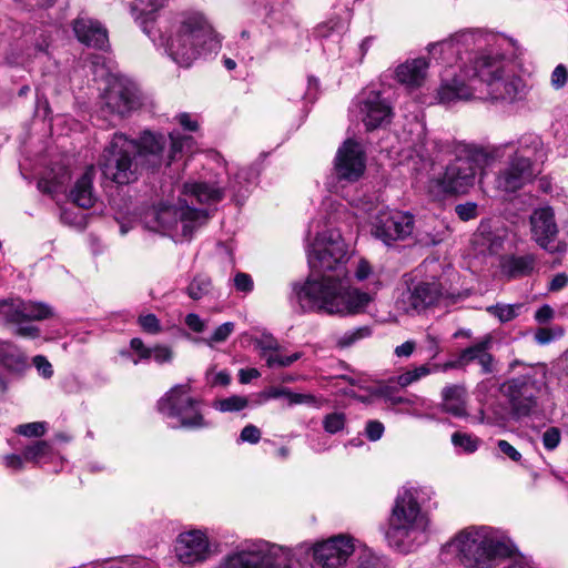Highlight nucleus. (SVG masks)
<instances>
[{"instance_id": "obj_1", "label": "nucleus", "mask_w": 568, "mask_h": 568, "mask_svg": "<svg viewBox=\"0 0 568 568\" xmlns=\"http://www.w3.org/2000/svg\"><path fill=\"white\" fill-rule=\"evenodd\" d=\"M475 51L470 65L460 68L452 78L444 77L437 90L439 103L450 104L471 99L514 102L524 89L523 80L515 73L508 55L514 54V41L499 33L469 30L429 45V52L443 54L447 62L462 50Z\"/></svg>"}, {"instance_id": "obj_2", "label": "nucleus", "mask_w": 568, "mask_h": 568, "mask_svg": "<svg viewBox=\"0 0 568 568\" xmlns=\"http://www.w3.org/2000/svg\"><path fill=\"white\" fill-rule=\"evenodd\" d=\"M307 260L311 274L303 283L292 285V298L303 312L353 316L366 311L373 296L348 284L347 247L339 231L317 233Z\"/></svg>"}, {"instance_id": "obj_3", "label": "nucleus", "mask_w": 568, "mask_h": 568, "mask_svg": "<svg viewBox=\"0 0 568 568\" xmlns=\"http://www.w3.org/2000/svg\"><path fill=\"white\" fill-rule=\"evenodd\" d=\"M227 174L226 186L217 185L215 182L185 183L184 197L179 199L175 205H162L152 210L145 217L146 226L172 237L190 239L194 231L209 220L206 209L191 206L194 201L201 204H216L229 192L235 202L241 203L256 182L260 172L255 166H248L232 173L227 171Z\"/></svg>"}, {"instance_id": "obj_4", "label": "nucleus", "mask_w": 568, "mask_h": 568, "mask_svg": "<svg viewBox=\"0 0 568 568\" xmlns=\"http://www.w3.org/2000/svg\"><path fill=\"white\" fill-rule=\"evenodd\" d=\"M505 146H480L463 142H432V153L416 151L434 171L432 183L443 193H466L475 183L478 168L503 156Z\"/></svg>"}, {"instance_id": "obj_5", "label": "nucleus", "mask_w": 568, "mask_h": 568, "mask_svg": "<svg viewBox=\"0 0 568 568\" xmlns=\"http://www.w3.org/2000/svg\"><path fill=\"white\" fill-rule=\"evenodd\" d=\"M165 143L162 134L150 131H144L139 141L114 133L101 155V172L116 184L132 183L138 180L141 169H158L163 164Z\"/></svg>"}, {"instance_id": "obj_6", "label": "nucleus", "mask_w": 568, "mask_h": 568, "mask_svg": "<svg viewBox=\"0 0 568 568\" xmlns=\"http://www.w3.org/2000/svg\"><path fill=\"white\" fill-rule=\"evenodd\" d=\"M459 568H497L510 557L515 545L501 530L491 526H469L447 544Z\"/></svg>"}, {"instance_id": "obj_7", "label": "nucleus", "mask_w": 568, "mask_h": 568, "mask_svg": "<svg viewBox=\"0 0 568 568\" xmlns=\"http://www.w3.org/2000/svg\"><path fill=\"white\" fill-rule=\"evenodd\" d=\"M219 568H314L308 550L265 539H246L224 556Z\"/></svg>"}, {"instance_id": "obj_8", "label": "nucleus", "mask_w": 568, "mask_h": 568, "mask_svg": "<svg viewBox=\"0 0 568 568\" xmlns=\"http://www.w3.org/2000/svg\"><path fill=\"white\" fill-rule=\"evenodd\" d=\"M221 45L219 34L200 16L182 19L165 40L166 53L182 68L191 67L200 57L216 53Z\"/></svg>"}, {"instance_id": "obj_9", "label": "nucleus", "mask_w": 568, "mask_h": 568, "mask_svg": "<svg viewBox=\"0 0 568 568\" xmlns=\"http://www.w3.org/2000/svg\"><path fill=\"white\" fill-rule=\"evenodd\" d=\"M497 146H505L503 158H507L505 166L498 172L496 186L504 192H516L535 176V165L542 163L547 151L541 138L535 133H525L517 141Z\"/></svg>"}, {"instance_id": "obj_10", "label": "nucleus", "mask_w": 568, "mask_h": 568, "mask_svg": "<svg viewBox=\"0 0 568 568\" xmlns=\"http://www.w3.org/2000/svg\"><path fill=\"white\" fill-rule=\"evenodd\" d=\"M428 517L420 511L413 488H404L396 497L386 538L389 546L409 552L427 539Z\"/></svg>"}, {"instance_id": "obj_11", "label": "nucleus", "mask_w": 568, "mask_h": 568, "mask_svg": "<svg viewBox=\"0 0 568 568\" xmlns=\"http://www.w3.org/2000/svg\"><path fill=\"white\" fill-rule=\"evenodd\" d=\"M159 413L168 419L171 428L200 429L209 427L205 420L201 400L190 395V386L179 384L173 386L158 400Z\"/></svg>"}, {"instance_id": "obj_12", "label": "nucleus", "mask_w": 568, "mask_h": 568, "mask_svg": "<svg viewBox=\"0 0 568 568\" xmlns=\"http://www.w3.org/2000/svg\"><path fill=\"white\" fill-rule=\"evenodd\" d=\"M500 393L507 399L509 418L521 420L539 410L540 384L531 374L509 378L500 385Z\"/></svg>"}, {"instance_id": "obj_13", "label": "nucleus", "mask_w": 568, "mask_h": 568, "mask_svg": "<svg viewBox=\"0 0 568 568\" xmlns=\"http://www.w3.org/2000/svg\"><path fill=\"white\" fill-rule=\"evenodd\" d=\"M100 112L104 116L123 119L138 110L141 94L138 87L123 77L112 75L100 98Z\"/></svg>"}, {"instance_id": "obj_14", "label": "nucleus", "mask_w": 568, "mask_h": 568, "mask_svg": "<svg viewBox=\"0 0 568 568\" xmlns=\"http://www.w3.org/2000/svg\"><path fill=\"white\" fill-rule=\"evenodd\" d=\"M456 292L447 286L440 277L412 280L407 285L405 302L413 311L419 313L442 303L455 302Z\"/></svg>"}, {"instance_id": "obj_15", "label": "nucleus", "mask_w": 568, "mask_h": 568, "mask_svg": "<svg viewBox=\"0 0 568 568\" xmlns=\"http://www.w3.org/2000/svg\"><path fill=\"white\" fill-rule=\"evenodd\" d=\"M415 229L414 216L408 212L383 209L374 216L372 235L386 245L405 240Z\"/></svg>"}, {"instance_id": "obj_16", "label": "nucleus", "mask_w": 568, "mask_h": 568, "mask_svg": "<svg viewBox=\"0 0 568 568\" xmlns=\"http://www.w3.org/2000/svg\"><path fill=\"white\" fill-rule=\"evenodd\" d=\"M174 548L179 561L189 566L205 561L212 552L206 534L197 529L181 532Z\"/></svg>"}, {"instance_id": "obj_17", "label": "nucleus", "mask_w": 568, "mask_h": 568, "mask_svg": "<svg viewBox=\"0 0 568 568\" xmlns=\"http://www.w3.org/2000/svg\"><path fill=\"white\" fill-rule=\"evenodd\" d=\"M365 153L359 143L347 140L335 158V174L339 181L356 182L365 171Z\"/></svg>"}, {"instance_id": "obj_18", "label": "nucleus", "mask_w": 568, "mask_h": 568, "mask_svg": "<svg viewBox=\"0 0 568 568\" xmlns=\"http://www.w3.org/2000/svg\"><path fill=\"white\" fill-rule=\"evenodd\" d=\"M0 315L8 323L21 324L27 321H42L53 316L50 305L20 298L0 300Z\"/></svg>"}, {"instance_id": "obj_19", "label": "nucleus", "mask_w": 568, "mask_h": 568, "mask_svg": "<svg viewBox=\"0 0 568 568\" xmlns=\"http://www.w3.org/2000/svg\"><path fill=\"white\" fill-rule=\"evenodd\" d=\"M354 549L353 538L338 535L317 544L314 547L313 557L325 568H339L346 564Z\"/></svg>"}, {"instance_id": "obj_20", "label": "nucleus", "mask_w": 568, "mask_h": 568, "mask_svg": "<svg viewBox=\"0 0 568 568\" xmlns=\"http://www.w3.org/2000/svg\"><path fill=\"white\" fill-rule=\"evenodd\" d=\"M358 115L367 130H375L390 122L392 108L378 91L364 92L358 98Z\"/></svg>"}, {"instance_id": "obj_21", "label": "nucleus", "mask_w": 568, "mask_h": 568, "mask_svg": "<svg viewBox=\"0 0 568 568\" xmlns=\"http://www.w3.org/2000/svg\"><path fill=\"white\" fill-rule=\"evenodd\" d=\"M530 231L532 240L540 247L551 253L559 251V245H552L558 234V226L551 207H539L532 212L530 215Z\"/></svg>"}, {"instance_id": "obj_22", "label": "nucleus", "mask_w": 568, "mask_h": 568, "mask_svg": "<svg viewBox=\"0 0 568 568\" xmlns=\"http://www.w3.org/2000/svg\"><path fill=\"white\" fill-rule=\"evenodd\" d=\"M72 27L77 39L87 47L104 49L108 45L106 29L98 20L81 14Z\"/></svg>"}, {"instance_id": "obj_23", "label": "nucleus", "mask_w": 568, "mask_h": 568, "mask_svg": "<svg viewBox=\"0 0 568 568\" xmlns=\"http://www.w3.org/2000/svg\"><path fill=\"white\" fill-rule=\"evenodd\" d=\"M131 349L136 355L132 359L133 364L136 365L140 362H146L153 359L155 363L163 365L171 363L174 357L173 349L163 344H155L152 347L146 346L143 341L139 337H134L130 342Z\"/></svg>"}, {"instance_id": "obj_24", "label": "nucleus", "mask_w": 568, "mask_h": 568, "mask_svg": "<svg viewBox=\"0 0 568 568\" xmlns=\"http://www.w3.org/2000/svg\"><path fill=\"white\" fill-rule=\"evenodd\" d=\"M491 345V337L487 336L480 342L465 348L458 356L459 365H468L477 362L481 367L483 374H490L494 372V357L488 352Z\"/></svg>"}, {"instance_id": "obj_25", "label": "nucleus", "mask_w": 568, "mask_h": 568, "mask_svg": "<svg viewBox=\"0 0 568 568\" xmlns=\"http://www.w3.org/2000/svg\"><path fill=\"white\" fill-rule=\"evenodd\" d=\"M428 61L425 58L407 60L395 70L397 81L407 88H418L426 78Z\"/></svg>"}, {"instance_id": "obj_26", "label": "nucleus", "mask_w": 568, "mask_h": 568, "mask_svg": "<svg viewBox=\"0 0 568 568\" xmlns=\"http://www.w3.org/2000/svg\"><path fill=\"white\" fill-rule=\"evenodd\" d=\"M536 268L534 254L505 255L500 260V271L509 280L529 276Z\"/></svg>"}, {"instance_id": "obj_27", "label": "nucleus", "mask_w": 568, "mask_h": 568, "mask_svg": "<svg viewBox=\"0 0 568 568\" xmlns=\"http://www.w3.org/2000/svg\"><path fill=\"white\" fill-rule=\"evenodd\" d=\"M95 176L94 168L88 166L82 175L77 180L70 192V197L74 204L82 209L93 206L97 196L93 190V180Z\"/></svg>"}, {"instance_id": "obj_28", "label": "nucleus", "mask_w": 568, "mask_h": 568, "mask_svg": "<svg viewBox=\"0 0 568 568\" xmlns=\"http://www.w3.org/2000/svg\"><path fill=\"white\" fill-rule=\"evenodd\" d=\"M0 365L18 378L22 377L29 367L24 353L10 342L0 343Z\"/></svg>"}, {"instance_id": "obj_29", "label": "nucleus", "mask_w": 568, "mask_h": 568, "mask_svg": "<svg viewBox=\"0 0 568 568\" xmlns=\"http://www.w3.org/2000/svg\"><path fill=\"white\" fill-rule=\"evenodd\" d=\"M24 42L27 47L23 52V63L41 55H48L49 48L52 42V36L50 30L47 28H37L33 30L32 34H26Z\"/></svg>"}, {"instance_id": "obj_30", "label": "nucleus", "mask_w": 568, "mask_h": 568, "mask_svg": "<svg viewBox=\"0 0 568 568\" xmlns=\"http://www.w3.org/2000/svg\"><path fill=\"white\" fill-rule=\"evenodd\" d=\"M466 389L463 385H447L442 390L443 409L456 417L466 416Z\"/></svg>"}, {"instance_id": "obj_31", "label": "nucleus", "mask_w": 568, "mask_h": 568, "mask_svg": "<svg viewBox=\"0 0 568 568\" xmlns=\"http://www.w3.org/2000/svg\"><path fill=\"white\" fill-rule=\"evenodd\" d=\"M165 1L166 0H135L132 3V14L145 34H151L149 23L155 21V13L164 6Z\"/></svg>"}, {"instance_id": "obj_32", "label": "nucleus", "mask_w": 568, "mask_h": 568, "mask_svg": "<svg viewBox=\"0 0 568 568\" xmlns=\"http://www.w3.org/2000/svg\"><path fill=\"white\" fill-rule=\"evenodd\" d=\"M260 403L267 402L270 399L285 398L288 406L307 404H316V397L312 394L294 393L287 387L272 386L260 393Z\"/></svg>"}, {"instance_id": "obj_33", "label": "nucleus", "mask_w": 568, "mask_h": 568, "mask_svg": "<svg viewBox=\"0 0 568 568\" xmlns=\"http://www.w3.org/2000/svg\"><path fill=\"white\" fill-rule=\"evenodd\" d=\"M169 138L171 146L166 155L168 164L174 161L179 154L191 151L193 144L192 136L183 134L179 131L171 132Z\"/></svg>"}, {"instance_id": "obj_34", "label": "nucleus", "mask_w": 568, "mask_h": 568, "mask_svg": "<svg viewBox=\"0 0 568 568\" xmlns=\"http://www.w3.org/2000/svg\"><path fill=\"white\" fill-rule=\"evenodd\" d=\"M524 305L521 303L517 304H500L497 303L495 305L488 306L487 312L493 316L497 317L500 323H507L516 318Z\"/></svg>"}, {"instance_id": "obj_35", "label": "nucleus", "mask_w": 568, "mask_h": 568, "mask_svg": "<svg viewBox=\"0 0 568 568\" xmlns=\"http://www.w3.org/2000/svg\"><path fill=\"white\" fill-rule=\"evenodd\" d=\"M433 373V368L428 364H423L414 367L413 369H407L406 372L399 374L396 377V384L404 388L407 387L422 378L428 376Z\"/></svg>"}, {"instance_id": "obj_36", "label": "nucleus", "mask_w": 568, "mask_h": 568, "mask_svg": "<svg viewBox=\"0 0 568 568\" xmlns=\"http://www.w3.org/2000/svg\"><path fill=\"white\" fill-rule=\"evenodd\" d=\"M371 335L372 329L369 326L356 327L336 336V346L339 348H347L353 346L358 341L369 337Z\"/></svg>"}, {"instance_id": "obj_37", "label": "nucleus", "mask_w": 568, "mask_h": 568, "mask_svg": "<svg viewBox=\"0 0 568 568\" xmlns=\"http://www.w3.org/2000/svg\"><path fill=\"white\" fill-rule=\"evenodd\" d=\"M212 290V281L205 274L194 276L189 286L186 287L187 295L194 300H201L207 295Z\"/></svg>"}, {"instance_id": "obj_38", "label": "nucleus", "mask_w": 568, "mask_h": 568, "mask_svg": "<svg viewBox=\"0 0 568 568\" xmlns=\"http://www.w3.org/2000/svg\"><path fill=\"white\" fill-rule=\"evenodd\" d=\"M248 400L244 396L232 395L227 398L216 399L213 402L212 407L221 413H233L244 409Z\"/></svg>"}, {"instance_id": "obj_39", "label": "nucleus", "mask_w": 568, "mask_h": 568, "mask_svg": "<svg viewBox=\"0 0 568 568\" xmlns=\"http://www.w3.org/2000/svg\"><path fill=\"white\" fill-rule=\"evenodd\" d=\"M345 31V23L341 19H331L316 28V34L320 38H333L338 40Z\"/></svg>"}, {"instance_id": "obj_40", "label": "nucleus", "mask_w": 568, "mask_h": 568, "mask_svg": "<svg viewBox=\"0 0 568 568\" xmlns=\"http://www.w3.org/2000/svg\"><path fill=\"white\" fill-rule=\"evenodd\" d=\"M303 356V353L301 352H295L288 356H284L282 354L278 353V351L276 353H268V354H263V357L265 358V362H266V365L270 367V368H275V367H288L291 366L294 362L298 361L300 358H302Z\"/></svg>"}, {"instance_id": "obj_41", "label": "nucleus", "mask_w": 568, "mask_h": 568, "mask_svg": "<svg viewBox=\"0 0 568 568\" xmlns=\"http://www.w3.org/2000/svg\"><path fill=\"white\" fill-rule=\"evenodd\" d=\"M322 425L328 434L342 432L346 425V415L343 412H332L324 416Z\"/></svg>"}, {"instance_id": "obj_42", "label": "nucleus", "mask_w": 568, "mask_h": 568, "mask_svg": "<svg viewBox=\"0 0 568 568\" xmlns=\"http://www.w3.org/2000/svg\"><path fill=\"white\" fill-rule=\"evenodd\" d=\"M51 453V445L45 440H38L23 450V458L28 462H38Z\"/></svg>"}, {"instance_id": "obj_43", "label": "nucleus", "mask_w": 568, "mask_h": 568, "mask_svg": "<svg viewBox=\"0 0 568 568\" xmlns=\"http://www.w3.org/2000/svg\"><path fill=\"white\" fill-rule=\"evenodd\" d=\"M452 443L466 453H474L478 448L479 439L473 435L456 432L452 435Z\"/></svg>"}, {"instance_id": "obj_44", "label": "nucleus", "mask_w": 568, "mask_h": 568, "mask_svg": "<svg viewBox=\"0 0 568 568\" xmlns=\"http://www.w3.org/2000/svg\"><path fill=\"white\" fill-rule=\"evenodd\" d=\"M234 326L235 325L233 322H225L221 324L219 327L215 328V331L209 338L203 339L204 343L207 346L213 347L214 344L225 342L233 333Z\"/></svg>"}, {"instance_id": "obj_45", "label": "nucleus", "mask_w": 568, "mask_h": 568, "mask_svg": "<svg viewBox=\"0 0 568 568\" xmlns=\"http://www.w3.org/2000/svg\"><path fill=\"white\" fill-rule=\"evenodd\" d=\"M138 324L142 328L143 332L156 335L162 332V325L160 320L154 314H141L138 317Z\"/></svg>"}, {"instance_id": "obj_46", "label": "nucleus", "mask_w": 568, "mask_h": 568, "mask_svg": "<svg viewBox=\"0 0 568 568\" xmlns=\"http://www.w3.org/2000/svg\"><path fill=\"white\" fill-rule=\"evenodd\" d=\"M47 424L44 422H33L19 425L16 432L26 437H40L45 433Z\"/></svg>"}, {"instance_id": "obj_47", "label": "nucleus", "mask_w": 568, "mask_h": 568, "mask_svg": "<svg viewBox=\"0 0 568 568\" xmlns=\"http://www.w3.org/2000/svg\"><path fill=\"white\" fill-rule=\"evenodd\" d=\"M377 394L392 405L410 404L408 398L399 396L395 387L389 385L381 386Z\"/></svg>"}, {"instance_id": "obj_48", "label": "nucleus", "mask_w": 568, "mask_h": 568, "mask_svg": "<svg viewBox=\"0 0 568 568\" xmlns=\"http://www.w3.org/2000/svg\"><path fill=\"white\" fill-rule=\"evenodd\" d=\"M561 335H562V329H560V328L541 327L536 332L535 339L538 344L545 345Z\"/></svg>"}, {"instance_id": "obj_49", "label": "nucleus", "mask_w": 568, "mask_h": 568, "mask_svg": "<svg viewBox=\"0 0 568 568\" xmlns=\"http://www.w3.org/2000/svg\"><path fill=\"white\" fill-rule=\"evenodd\" d=\"M567 81H568L567 68L564 64H558L551 73V78H550L551 85L556 90H558V89L564 88L566 85Z\"/></svg>"}, {"instance_id": "obj_50", "label": "nucleus", "mask_w": 568, "mask_h": 568, "mask_svg": "<svg viewBox=\"0 0 568 568\" xmlns=\"http://www.w3.org/2000/svg\"><path fill=\"white\" fill-rule=\"evenodd\" d=\"M560 430L557 427H550L542 434L544 447L548 450L555 449L560 443Z\"/></svg>"}, {"instance_id": "obj_51", "label": "nucleus", "mask_w": 568, "mask_h": 568, "mask_svg": "<svg viewBox=\"0 0 568 568\" xmlns=\"http://www.w3.org/2000/svg\"><path fill=\"white\" fill-rule=\"evenodd\" d=\"M261 439V430L252 424L246 425L240 434V442L257 444Z\"/></svg>"}, {"instance_id": "obj_52", "label": "nucleus", "mask_w": 568, "mask_h": 568, "mask_svg": "<svg viewBox=\"0 0 568 568\" xmlns=\"http://www.w3.org/2000/svg\"><path fill=\"white\" fill-rule=\"evenodd\" d=\"M33 365L36 366L38 373L43 378H51L53 375V368L51 363L43 355H37L32 359Z\"/></svg>"}, {"instance_id": "obj_53", "label": "nucleus", "mask_w": 568, "mask_h": 568, "mask_svg": "<svg viewBox=\"0 0 568 568\" xmlns=\"http://www.w3.org/2000/svg\"><path fill=\"white\" fill-rule=\"evenodd\" d=\"M384 425L378 420H368L365 427V435L371 442H376L384 434Z\"/></svg>"}, {"instance_id": "obj_54", "label": "nucleus", "mask_w": 568, "mask_h": 568, "mask_svg": "<svg viewBox=\"0 0 568 568\" xmlns=\"http://www.w3.org/2000/svg\"><path fill=\"white\" fill-rule=\"evenodd\" d=\"M234 286L240 292L250 293L253 291L254 284L250 274L239 272L234 276Z\"/></svg>"}, {"instance_id": "obj_55", "label": "nucleus", "mask_w": 568, "mask_h": 568, "mask_svg": "<svg viewBox=\"0 0 568 568\" xmlns=\"http://www.w3.org/2000/svg\"><path fill=\"white\" fill-rule=\"evenodd\" d=\"M456 213L463 221H469L477 216V205L475 203L458 204Z\"/></svg>"}, {"instance_id": "obj_56", "label": "nucleus", "mask_w": 568, "mask_h": 568, "mask_svg": "<svg viewBox=\"0 0 568 568\" xmlns=\"http://www.w3.org/2000/svg\"><path fill=\"white\" fill-rule=\"evenodd\" d=\"M497 447L504 455H506L513 462H519L521 459V454L507 440L499 439L497 442Z\"/></svg>"}, {"instance_id": "obj_57", "label": "nucleus", "mask_w": 568, "mask_h": 568, "mask_svg": "<svg viewBox=\"0 0 568 568\" xmlns=\"http://www.w3.org/2000/svg\"><path fill=\"white\" fill-rule=\"evenodd\" d=\"M184 322L186 326L195 333H202L206 327L205 322L195 313L187 314Z\"/></svg>"}, {"instance_id": "obj_58", "label": "nucleus", "mask_w": 568, "mask_h": 568, "mask_svg": "<svg viewBox=\"0 0 568 568\" xmlns=\"http://www.w3.org/2000/svg\"><path fill=\"white\" fill-rule=\"evenodd\" d=\"M16 325L14 334L18 336L27 338H38L40 336V329L34 325H23V323Z\"/></svg>"}, {"instance_id": "obj_59", "label": "nucleus", "mask_w": 568, "mask_h": 568, "mask_svg": "<svg viewBox=\"0 0 568 568\" xmlns=\"http://www.w3.org/2000/svg\"><path fill=\"white\" fill-rule=\"evenodd\" d=\"M416 348V342L415 341H406L405 343L398 345L394 349V354L397 357H409Z\"/></svg>"}, {"instance_id": "obj_60", "label": "nucleus", "mask_w": 568, "mask_h": 568, "mask_svg": "<svg viewBox=\"0 0 568 568\" xmlns=\"http://www.w3.org/2000/svg\"><path fill=\"white\" fill-rule=\"evenodd\" d=\"M372 273V267L366 260H359L355 270V277L358 281L366 280Z\"/></svg>"}, {"instance_id": "obj_61", "label": "nucleus", "mask_w": 568, "mask_h": 568, "mask_svg": "<svg viewBox=\"0 0 568 568\" xmlns=\"http://www.w3.org/2000/svg\"><path fill=\"white\" fill-rule=\"evenodd\" d=\"M425 342L427 352L430 354L432 358H435L440 352L437 337L430 333H427Z\"/></svg>"}, {"instance_id": "obj_62", "label": "nucleus", "mask_w": 568, "mask_h": 568, "mask_svg": "<svg viewBox=\"0 0 568 568\" xmlns=\"http://www.w3.org/2000/svg\"><path fill=\"white\" fill-rule=\"evenodd\" d=\"M568 284V276L565 273L556 274L549 283L550 291H559Z\"/></svg>"}, {"instance_id": "obj_63", "label": "nucleus", "mask_w": 568, "mask_h": 568, "mask_svg": "<svg viewBox=\"0 0 568 568\" xmlns=\"http://www.w3.org/2000/svg\"><path fill=\"white\" fill-rule=\"evenodd\" d=\"M554 316V311L549 305H544L537 310L535 318L538 323H546Z\"/></svg>"}, {"instance_id": "obj_64", "label": "nucleus", "mask_w": 568, "mask_h": 568, "mask_svg": "<svg viewBox=\"0 0 568 568\" xmlns=\"http://www.w3.org/2000/svg\"><path fill=\"white\" fill-rule=\"evenodd\" d=\"M178 121L183 126V129H185L187 131H196L197 130V122L195 120H192L190 114H187V113L179 114Z\"/></svg>"}]
</instances>
